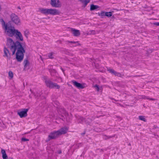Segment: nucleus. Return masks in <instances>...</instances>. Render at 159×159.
<instances>
[{
	"label": "nucleus",
	"instance_id": "obj_1",
	"mask_svg": "<svg viewBox=\"0 0 159 159\" xmlns=\"http://www.w3.org/2000/svg\"><path fill=\"white\" fill-rule=\"evenodd\" d=\"M0 21L1 23L2 28L4 30V33L9 37H13L17 29L7 24H6L2 19H0Z\"/></svg>",
	"mask_w": 159,
	"mask_h": 159
},
{
	"label": "nucleus",
	"instance_id": "obj_2",
	"mask_svg": "<svg viewBox=\"0 0 159 159\" xmlns=\"http://www.w3.org/2000/svg\"><path fill=\"white\" fill-rule=\"evenodd\" d=\"M6 45L10 49L12 55L15 54L17 48H19L21 46V43L19 41L14 42L12 39L9 37L7 39Z\"/></svg>",
	"mask_w": 159,
	"mask_h": 159
},
{
	"label": "nucleus",
	"instance_id": "obj_3",
	"mask_svg": "<svg viewBox=\"0 0 159 159\" xmlns=\"http://www.w3.org/2000/svg\"><path fill=\"white\" fill-rule=\"evenodd\" d=\"M39 11L45 15H51L55 16L59 15L60 11L58 9L55 8H41L39 9Z\"/></svg>",
	"mask_w": 159,
	"mask_h": 159
},
{
	"label": "nucleus",
	"instance_id": "obj_4",
	"mask_svg": "<svg viewBox=\"0 0 159 159\" xmlns=\"http://www.w3.org/2000/svg\"><path fill=\"white\" fill-rule=\"evenodd\" d=\"M68 129L67 127H63L57 131L51 133L48 136V140L54 139L62 134H66Z\"/></svg>",
	"mask_w": 159,
	"mask_h": 159
},
{
	"label": "nucleus",
	"instance_id": "obj_5",
	"mask_svg": "<svg viewBox=\"0 0 159 159\" xmlns=\"http://www.w3.org/2000/svg\"><path fill=\"white\" fill-rule=\"evenodd\" d=\"M17 52L16 53V58L18 61L21 62L22 61L24 58V53L25 51L21 45L20 48H17Z\"/></svg>",
	"mask_w": 159,
	"mask_h": 159
},
{
	"label": "nucleus",
	"instance_id": "obj_6",
	"mask_svg": "<svg viewBox=\"0 0 159 159\" xmlns=\"http://www.w3.org/2000/svg\"><path fill=\"white\" fill-rule=\"evenodd\" d=\"M43 78L44 80L46 86L50 88H55L58 89L60 88V86L57 83H53L48 80L47 76H44Z\"/></svg>",
	"mask_w": 159,
	"mask_h": 159
},
{
	"label": "nucleus",
	"instance_id": "obj_7",
	"mask_svg": "<svg viewBox=\"0 0 159 159\" xmlns=\"http://www.w3.org/2000/svg\"><path fill=\"white\" fill-rule=\"evenodd\" d=\"M10 18L11 21L17 25H19L20 23V21L18 16L12 13L10 16Z\"/></svg>",
	"mask_w": 159,
	"mask_h": 159
},
{
	"label": "nucleus",
	"instance_id": "obj_8",
	"mask_svg": "<svg viewBox=\"0 0 159 159\" xmlns=\"http://www.w3.org/2000/svg\"><path fill=\"white\" fill-rule=\"evenodd\" d=\"M51 6L56 8H60L61 6V4L59 0H51L50 2Z\"/></svg>",
	"mask_w": 159,
	"mask_h": 159
},
{
	"label": "nucleus",
	"instance_id": "obj_9",
	"mask_svg": "<svg viewBox=\"0 0 159 159\" xmlns=\"http://www.w3.org/2000/svg\"><path fill=\"white\" fill-rule=\"evenodd\" d=\"M17 41H23L24 40L23 37L21 33L18 30L16 31L14 36Z\"/></svg>",
	"mask_w": 159,
	"mask_h": 159
},
{
	"label": "nucleus",
	"instance_id": "obj_10",
	"mask_svg": "<svg viewBox=\"0 0 159 159\" xmlns=\"http://www.w3.org/2000/svg\"><path fill=\"white\" fill-rule=\"evenodd\" d=\"M28 111L27 109H24L18 111L17 114L20 118L26 116L27 115V112Z\"/></svg>",
	"mask_w": 159,
	"mask_h": 159
},
{
	"label": "nucleus",
	"instance_id": "obj_11",
	"mask_svg": "<svg viewBox=\"0 0 159 159\" xmlns=\"http://www.w3.org/2000/svg\"><path fill=\"white\" fill-rule=\"evenodd\" d=\"M69 31L75 36L78 37L80 35V31L78 30L71 28H70Z\"/></svg>",
	"mask_w": 159,
	"mask_h": 159
},
{
	"label": "nucleus",
	"instance_id": "obj_12",
	"mask_svg": "<svg viewBox=\"0 0 159 159\" xmlns=\"http://www.w3.org/2000/svg\"><path fill=\"white\" fill-rule=\"evenodd\" d=\"M4 56L6 57L8 59H10L11 58V55L8 50L5 47L4 49Z\"/></svg>",
	"mask_w": 159,
	"mask_h": 159
},
{
	"label": "nucleus",
	"instance_id": "obj_13",
	"mask_svg": "<svg viewBox=\"0 0 159 159\" xmlns=\"http://www.w3.org/2000/svg\"><path fill=\"white\" fill-rule=\"evenodd\" d=\"M73 84L78 89H83L84 88V86L80 83H78L76 81H72Z\"/></svg>",
	"mask_w": 159,
	"mask_h": 159
},
{
	"label": "nucleus",
	"instance_id": "obj_14",
	"mask_svg": "<svg viewBox=\"0 0 159 159\" xmlns=\"http://www.w3.org/2000/svg\"><path fill=\"white\" fill-rule=\"evenodd\" d=\"M108 71L111 73L114 74L116 76H120L121 74L120 73H117L114 70L112 69H109L108 70Z\"/></svg>",
	"mask_w": 159,
	"mask_h": 159
},
{
	"label": "nucleus",
	"instance_id": "obj_15",
	"mask_svg": "<svg viewBox=\"0 0 159 159\" xmlns=\"http://www.w3.org/2000/svg\"><path fill=\"white\" fill-rule=\"evenodd\" d=\"M1 152L2 154V157L3 159H7V156L5 150L4 149H2Z\"/></svg>",
	"mask_w": 159,
	"mask_h": 159
},
{
	"label": "nucleus",
	"instance_id": "obj_16",
	"mask_svg": "<svg viewBox=\"0 0 159 159\" xmlns=\"http://www.w3.org/2000/svg\"><path fill=\"white\" fill-rule=\"evenodd\" d=\"M76 116L80 123H83L84 122H86L85 119L82 117L79 116Z\"/></svg>",
	"mask_w": 159,
	"mask_h": 159
},
{
	"label": "nucleus",
	"instance_id": "obj_17",
	"mask_svg": "<svg viewBox=\"0 0 159 159\" xmlns=\"http://www.w3.org/2000/svg\"><path fill=\"white\" fill-rule=\"evenodd\" d=\"M99 8V7L97 5H91L90 6V10L91 11L93 10L97 9Z\"/></svg>",
	"mask_w": 159,
	"mask_h": 159
},
{
	"label": "nucleus",
	"instance_id": "obj_18",
	"mask_svg": "<svg viewBox=\"0 0 159 159\" xmlns=\"http://www.w3.org/2000/svg\"><path fill=\"white\" fill-rule=\"evenodd\" d=\"M80 1L82 2L83 4L85 6L90 1V0H80Z\"/></svg>",
	"mask_w": 159,
	"mask_h": 159
},
{
	"label": "nucleus",
	"instance_id": "obj_19",
	"mask_svg": "<svg viewBox=\"0 0 159 159\" xmlns=\"http://www.w3.org/2000/svg\"><path fill=\"white\" fill-rule=\"evenodd\" d=\"M24 67L26 68L29 66V62L27 60L25 59L24 61Z\"/></svg>",
	"mask_w": 159,
	"mask_h": 159
},
{
	"label": "nucleus",
	"instance_id": "obj_20",
	"mask_svg": "<svg viewBox=\"0 0 159 159\" xmlns=\"http://www.w3.org/2000/svg\"><path fill=\"white\" fill-rule=\"evenodd\" d=\"M99 16H101L102 17H103V16H105L106 12L101 11L100 12H99L98 13Z\"/></svg>",
	"mask_w": 159,
	"mask_h": 159
},
{
	"label": "nucleus",
	"instance_id": "obj_21",
	"mask_svg": "<svg viewBox=\"0 0 159 159\" xmlns=\"http://www.w3.org/2000/svg\"><path fill=\"white\" fill-rule=\"evenodd\" d=\"M68 43H73L75 44V46H76L77 45H80V44L79 43L78 41L75 42V41H68Z\"/></svg>",
	"mask_w": 159,
	"mask_h": 159
},
{
	"label": "nucleus",
	"instance_id": "obj_22",
	"mask_svg": "<svg viewBox=\"0 0 159 159\" xmlns=\"http://www.w3.org/2000/svg\"><path fill=\"white\" fill-rule=\"evenodd\" d=\"M139 120L143 121L144 122H146L147 121V120L144 116H139Z\"/></svg>",
	"mask_w": 159,
	"mask_h": 159
},
{
	"label": "nucleus",
	"instance_id": "obj_23",
	"mask_svg": "<svg viewBox=\"0 0 159 159\" xmlns=\"http://www.w3.org/2000/svg\"><path fill=\"white\" fill-rule=\"evenodd\" d=\"M8 75L9 77H10V79H12L13 76V72L11 71H10L8 72Z\"/></svg>",
	"mask_w": 159,
	"mask_h": 159
},
{
	"label": "nucleus",
	"instance_id": "obj_24",
	"mask_svg": "<svg viewBox=\"0 0 159 159\" xmlns=\"http://www.w3.org/2000/svg\"><path fill=\"white\" fill-rule=\"evenodd\" d=\"M112 15V13L111 12H106L105 16L107 17H111Z\"/></svg>",
	"mask_w": 159,
	"mask_h": 159
},
{
	"label": "nucleus",
	"instance_id": "obj_25",
	"mask_svg": "<svg viewBox=\"0 0 159 159\" xmlns=\"http://www.w3.org/2000/svg\"><path fill=\"white\" fill-rule=\"evenodd\" d=\"M53 54L54 53L53 52H51L49 53L48 55V57H49V58L51 59L53 58L54 57L53 56Z\"/></svg>",
	"mask_w": 159,
	"mask_h": 159
},
{
	"label": "nucleus",
	"instance_id": "obj_26",
	"mask_svg": "<svg viewBox=\"0 0 159 159\" xmlns=\"http://www.w3.org/2000/svg\"><path fill=\"white\" fill-rule=\"evenodd\" d=\"M94 87L98 91H99L100 90V88L97 85L94 86Z\"/></svg>",
	"mask_w": 159,
	"mask_h": 159
},
{
	"label": "nucleus",
	"instance_id": "obj_27",
	"mask_svg": "<svg viewBox=\"0 0 159 159\" xmlns=\"http://www.w3.org/2000/svg\"><path fill=\"white\" fill-rule=\"evenodd\" d=\"M29 34V31L27 30H26L24 31V35L26 37L28 36V34Z\"/></svg>",
	"mask_w": 159,
	"mask_h": 159
},
{
	"label": "nucleus",
	"instance_id": "obj_28",
	"mask_svg": "<svg viewBox=\"0 0 159 159\" xmlns=\"http://www.w3.org/2000/svg\"><path fill=\"white\" fill-rule=\"evenodd\" d=\"M96 34V32L94 30H92V31H91V32L89 34H90V35H94V34Z\"/></svg>",
	"mask_w": 159,
	"mask_h": 159
},
{
	"label": "nucleus",
	"instance_id": "obj_29",
	"mask_svg": "<svg viewBox=\"0 0 159 159\" xmlns=\"http://www.w3.org/2000/svg\"><path fill=\"white\" fill-rule=\"evenodd\" d=\"M22 140L24 141H29V139H26L25 138H22Z\"/></svg>",
	"mask_w": 159,
	"mask_h": 159
},
{
	"label": "nucleus",
	"instance_id": "obj_30",
	"mask_svg": "<svg viewBox=\"0 0 159 159\" xmlns=\"http://www.w3.org/2000/svg\"><path fill=\"white\" fill-rule=\"evenodd\" d=\"M156 25H157L159 26V22H158L156 24Z\"/></svg>",
	"mask_w": 159,
	"mask_h": 159
},
{
	"label": "nucleus",
	"instance_id": "obj_31",
	"mask_svg": "<svg viewBox=\"0 0 159 159\" xmlns=\"http://www.w3.org/2000/svg\"><path fill=\"white\" fill-rule=\"evenodd\" d=\"M30 91L32 92V91H31V89H30Z\"/></svg>",
	"mask_w": 159,
	"mask_h": 159
},
{
	"label": "nucleus",
	"instance_id": "obj_32",
	"mask_svg": "<svg viewBox=\"0 0 159 159\" xmlns=\"http://www.w3.org/2000/svg\"><path fill=\"white\" fill-rule=\"evenodd\" d=\"M150 100H153V99H150Z\"/></svg>",
	"mask_w": 159,
	"mask_h": 159
}]
</instances>
